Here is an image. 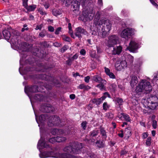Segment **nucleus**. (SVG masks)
Returning a JSON list of instances; mask_svg holds the SVG:
<instances>
[{"label": "nucleus", "mask_w": 158, "mask_h": 158, "mask_svg": "<svg viewBox=\"0 0 158 158\" xmlns=\"http://www.w3.org/2000/svg\"><path fill=\"white\" fill-rule=\"evenodd\" d=\"M75 35L81 40L82 37V35H87L88 32L87 31L81 27H78L76 28Z\"/></svg>", "instance_id": "nucleus-7"}, {"label": "nucleus", "mask_w": 158, "mask_h": 158, "mask_svg": "<svg viewBox=\"0 0 158 158\" xmlns=\"http://www.w3.org/2000/svg\"><path fill=\"white\" fill-rule=\"evenodd\" d=\"M48 29L49 31L52 32L54 31V27L51 26L48 27Z\"/></svg>", "instance_id": "nucleus-62"}, {"label": "nucleus", "mask_w": 158, "mask_h": 158, "mask_svg": "<svg viewBox=\"0 0 158 158\" xmlns=\"http://www.w3.org/2000/svg\"><path fill=\"white\" fill-rule=\"evenodd\" d=\"M69 47L68 45H64V46L60 49V51L61 53H64L69 48Z\"/></svg>", "instance_id": "nucleus-39"}, {"label": "nucleus", "mask_w": 158, "mask_h": 158, "mask_svg": "<svg viewBox=\"0 0 158 158\" xmlns=\"http://www.w3.org/2000/svg\"><path fill=\"white\" fill-rule=\"evenodd\" d=\"M151 90L150 82L145 80H141L135 90V97L139 98L143 93H147Z\"/></svg>", "instance_id": "nucleus-1"}, {"label": "nucleus", "mask_w": 158, "mask_h": 158, "mask_svg": "<svg viewBox=\"0 0 158 158\" xmlns=\"http://www.w3.org/2000/svg\"><path fill=\"white\" fill-rule=\"evenodd\" d=\"M78 54L76 53L73 55V57L70 58L73 61L74 60H76L78 58Z\"/></svg>", "instance_id": "nucleus-57"}, {"label": "nucleus", "mask_w": 158, "mask_h": 158, "mask_svg": "<svg viewBox=\"0 0 158 158\" xmlns=\"http://www.w3.org/2000/svg\"><path fill=\"white\" fill-rule=\"evenodd\" d=\"M52 13L53 15L57 16L60 15L61 14V11L59 9H54L52 10Z\"/></svg>", "instance_id": "nucleus-23"}, {"label": "nucleus", "mask_w": 158, "mask_h": 158, "mask_svg": "<svg viewBox=\"0 0 158 158\" xmlns=\"http://www.w3.org/2000/svg\"><path fill=\"white\" fill-rule=\"evenodd\" d=\"M52 152H45L40 154V156L41 158H46L48 157H58L56 155L54 156L52 155Z\"/></svg>", "instance_id": "nucleus-15"}, {"label": "nucleus", "mask_w": 158, "mask_h": 158, "mask_svg": "<svg viewBox=\"0 0 158 158\" xmlns=\"http://www.w3.org/2000/svg\"><path fill=\"white\" fill-rule=\"evenodd\" d=\"M82 15L84 16L85 18L86 19L88 17L89 19L90 20L93 19V17L94 16V15L93 14H92V15H90L89 16V14H88L87 12V13L86 14V13H85L84 12V11H83L82 12Z\"/></svg>", "instance_id": "nucleus-29"}, {"label": "nucleus", "mask_w": 158, "mask_h": 158, "mask_svg": "<svg viewBox=\"0 0 158 158\" xmlns=\"http://www.w3.org/2000/svg\"><path fill=\"white\" fill-rule=\"evenodd\" d=\"M118 40V37L115 35H112L108 38L107 46L108 47H113L117 44Z\"/></svg>", "instance_id": "nucleus-5"}, {"label": "nucleus", "mask_w": 158, "mask_h": 158, "mask_svg": "<svg viewBox=\"0 0 158 158\" xmlns=\"http://www.w3.org/2000/svg\"><path fill=\"white\" fill-rule=\"evenodd\" d=\"M62 131V130L61 129L58 130V129H53L51 132L53 135H55L56 134H58L60 132Z\"/></svg>", "instance_id": "nucleus-36"}, {"label": "nucleus", "mask_w": 158, "mask_h": 158, "mask_svg": "<svg viewBox=\"0 0 158 158\" xmlns=\"http://www.w3.org/2000/svg\"><path fill=\"white\" fill-rule=\"evenodd\" d=\"M105 72L106 74L108 75L110 78L113 79L115 78V76L112 73L110 72V70H105Z\"/></svg>", "instance_id": "nucleus-24"}, {"label": "nucleus", "mask_w": 158, "mask_h": 158, "mask_svg": "<svg viewBox=\"0 0 158 158\" xmlns=\"http://www.w3.org/2000/svg\"><path fill=\"white\" fill-rule=\"evenodd\" d=\"M139 44L133 41H131L127 49L131 52H134L139 48Z\"/></svg>", "instance_id": "nucleus-9"}, {"label": "nucleus", "mask_w": 158, "mask_h": 158, "mask_svg": "<svg viewBox=\"0 0 158 158\" xmlns=\"http://www.w3.org/2000/svg\"><path fill=\"white\" fill-rule=\"evenodd\" d=\"M53 46L56 47H61L62 46V44L60 43L57 42H55L53 43Z\"/></svg>", "instance_id": "nucleus-45"}, {"label": "nucleus", "mask_w": 158, "mask_h": 158, "mask_svg": "<svg viewBox=\"0 0 158 158\" xmlns=\"http://www.w3.org/2000/svg\"><path fill=\"white\" fill-rule=\"evenodd\" d=\"M99 26L101 27L102 31V36L103 38H105L108 34V32L111 30V24L110 21L108 20L99 21V24L98 25V27Z\"/></svg>", "instance_id": "nucleus-3"}, {"label": "nucleus", "mask_w": 158, "mask_h": 158, "mask_svg": "<svg viewBox=\"0 0 158 158\" xmlns=\"http://www.w3.org/2000/svg\"><path fill=\"white\" fill-rule=\"evenodd\" d=\"M87 123L86 121L83 122L81 124V127L84 130H85L86 127V125Z\"/></svg>", "instance_id": "nucleus-49"}, {"label": "nucleus", "mask_w": 158, "mask_h": 158, "mask_svg": "<svg viewBox=\"0 0 158 158\" xmlns=\"http://www.w3.org/2000/svg\"><path fill=\"white\" fill-rule=\"evenodd\" d=\"M118 62L117 61L115 64L116 69H124L127 67V63L125 60L121 61L120 63Z\"/></svg>", "instance_id": "nucleus-12"}, {"label": "nucleus", "mask_w": 158, "mask_h": 158, "mask_svg": "<svg viewBox=\"0 0 158 158\" xmlns=\"http://www.w3.org/2000/svg\"><path fill=\"white\" fill-rule=\"evenodd\" d=\"M43 95L41 94H37L35 95L34 99L36 100L40 101L43 99Z\"/></svg>", "instance_id": "nucleus-31"}, {"label": "nucleus", "mask_w": 158, "mask_h": 158, "mask_svg": "<svg viewBox=\"0 0 158 158\" xmlns=\"http://www.w3.org/2000/svg\"><path fill=\"white\" fill-rule=\"evenodd\" d=\"M138 81L137 77L135 76H132L131 77L130 81V85L133 88L138 83Z\"/></svg>", "instance_id": "nucleus-19"}, {"label": "nucleus", "mask_w": 158, "mask_h": 158, "mask_svg": "<svg viewBox=\"0 0 158 158\" xmlns=\"http://www.w3.org/2000/svg\"><path fill=\"white\" fill-rule=\"evenodd\" d=\"M69 33L71 37L73 39L75 38V36L73 34V32L72 29L69 30Z\"/></svg>", "instance_id": "nucleus-52"}, {"label": "nucleus", "mask_w": 158, "mask_h": 158, "mask_svg": "<svg viewBox=\"0 0 158 158\" xmlns=\"http://www.w3.org/2000/svg\"><path fill=\"white\" fill-rule=\"evenodd\" d=\"M151 137H148L147 139L146 142V144L148 146H149L151 144Z\"/></svg>", "instance_id": "nucleus-47"}, {"label": "nucleus", "mask_w": 158, "mask_h": 158, "mask_svg": "<svg viewBox=\"0 0 158 158\" xmlns=\"http://www.w3.org/2000/svg\"><path fill=\"white\" fill-rule=\"evenodd\" d=\"M33 54L41 59L44 57V53H42L40 51L39 49L38 48H36L34 50Z\"/></svg>", "instance_id": "nucleus-17"}, {"label": "nucleus", "mask_w": 158, "mask_h": 158, "mask_svg": "<svg viewBox=\"0 0 158 158\" xmlns=\"http://www.w3.org/2000/svg\"><path fill=\"white\" fill-rule=\"evenodd\" d=\"M62 28L61 27H58L56 30L55 33L56 35H58L59 34L60 31H61Z\"/></svg>", "instance_id": "nucleus-53"}, {"label": "nucleus", "mask_w": 158, "mask_h": 158, "mask_svg": "<svg viewBox=\"0 0 158 158\" xmlns=\"http://www.w3.org/2000/svg\"><path fill=\"white\" fill-rule=\"evenodd\" d=\"M151 3L157 8H158V5L153 0H149Z\"/></svg>", "instance_id": "nucleus-56"}, {"label": "nucleus", "mask_w": 158, "mask_h": 158, "mask_svg": "<svg viewBox=\"0 0 158 158\" xmlns=\"http://www.w3.org/2000/svg\"><path fill=\"white\" fill-rule=\"evenodd\" d=\"M88 158H98L96 155L94 154H91L89 156L87 157Z\"/></svg>", "instance_id": "nucleus-64"}, {"label": "nucleus", "mask_w": 158, "mask_h": 158, "mask_svg": "<svg viewBox=\"0 0 158 158\" xmlns=\"http://www.w3.org/2000/svg\"><path fill=\"white\" fill-rule=\"evenodd\" d=\"M86 52L85 50L84 49H81L80 51V53L83 56L85 54Z\"/></svg>", "instance_id": "nucleus-63"}, {"label": "nucleus", "mask_w": 158, "mask_h": 158, "mask_svg": "<svg viewBox=\"0 0 158 158\" xmlns=\"http://www.w3.org/2000/svg\"><path fill=\"white\" fill-rule=\"evenodd\" d=\"M73 60L71 58H69L66 61V64L68 65H71Z\"/></svg>", "instance_id": "nucleus-55"}, {"label": "nucleus", "mask_w": 158, "mask_h": 158, "mask_svg": "<svg viewBox=\"0 0 158 158\" xmlns=\"http://www.w3.org/2000/svg\"><path fill=\"white\" fill-rule=\"evenodd\" d=\"M133 35L132 30L128 28L124 29L121 34L122 37L125 39L128 38L129 36H131Z\"/></svg>", "instance_id": "nucleus-11"}, {"label": "nucleus", "mask_w": 158, "mask_h": 158, "mask_svg": "<svg viewBox=\"0 0 158 158\" xmlns=\"http://www.w3.org/2000/svg\"><path fill=\"white\" fill-rule=\"evenodd\" d=\"M25 92L28 95L29 92L34 93L37 92H41L42 90L36 85L25 87L24 89Z\"/></svg>", "instance_id": "nucleus-10"}, {"label": "nucleus", "mask_w": 158, "mask_h": 158, "mask_svg": "<svg viewBox=\"0 0 158 158\" xmlns=\"http://www.w3.org/2000/svg\"><path fill=\"white\" fill-rule=\"evenodd\" d=\"M2 33L5 39L6 40H9L10 39L11 35L10 31L8 30L5 29L2 32Z\"/></svg>", "instance_id": "nucleus-18"}, {"label": "nucleus", "mask_w": 158, "mask_h": 158, "mask_svg": "<svg viewBox=\"0 0 158 158\" xmlns=\"http://www.w3.org/2000/svg\"><path fill=\"white\" fill-rule=\"evenodd\" d=\"M122 50V47L121 46L117 47L116 48H114L112 54L114 55H119L121 53Z\"/></svg>", "instance_id": "nucleus-20"}, {"label": "nucleus", "mask_w": 158, "mask_h": 158, "mask_svg": "<svg viewBox=\"0 0 158 158\" xmlns=\"http://www.w3.org/2000/svg\"><path fill=\"white\" fill-rule=\"evenodd\" d=\"M49 141L50 143H53L56 142L55 137H54L50 139L49 140Z\"/></svg>", "instance_id": "nucleus-61"}, {"label": "nucleus", "mask_w": 158, "mask_h": 158, "mask_svg": "<svg viewBox=\"0 0 158 158\" xmlns=\"http://www.w3.org/2000/svg\"><path fill=\"white\" fill-rule=\"evenodd\" d=\"M100 18L99 12L98 11L95 16V18L94 19V23L96 26L99 24V21Z\"/></svg>", "instance_id": "nucleus-21"}, {"label": "nucleus", "mask_w": 158, "mask_h": 158, "mask_svg": "<svg viewBox=\"0 0 158 158\" xmlns=\"http://www.w3.org/2000/svg\"><path fill=\"white\" fill-rule=\"evenodd\" d=\"M28 0H22L23 6L25 8L28 6Z\"/></svg>", "instance_id": "nucleus-44"}, {"label": "nucleus", "mask_w": 158, "mask_h": 158, "mask_svg": "<svg viewBox=\"0 0 158 158\" xmlns=\"http://www.w3.org/2000/svg\"><path fill=\"white\" fill-rule=\"evenodd\" d=\"M103 108L105 110H106L110 107V105L106 102H105L103 104Z\"/></svg>", "instance_id": "nucleus-42"}, {"label": "nucleus", "mask_w": 158, "mask_h": 158, "mask_svg": "<svg viewBox=\"0 0 158 158\" xmlns=\"http://www.w3.org/2000/svg\"><path fill=\"white\" fill-rule=\"evenodd\" d=\"M25 62L27 64H28L32 66L35 64L40 67H42L43 66L41 63L36 61L35 58L32 56H29L28 57V58L26 60Z\"/></svg>", "instance_id": "nucleus-6"}, {"label": "nucleus", "mask_w": 158, "mask_h": 158, "mask_svg": "<svg viewBox=\"0 0 158 158\" xmlns=\"http://www.w3.org/2000/svg\"><path fill=\"white\" fill-rule=\"evenodd\" d=\"M54 65L53 64H48V65L47 66V68H45L44 69H49L53 68L54 67Z\"/></svg>", "instance_id": "nucleus-50"}, {"label": "nucleus", "mask_w": 158, "mask_h": 158, "mask_svg": "<svg viewBox=\"0 0 158 158\" xmlns=\"http://www.w3.org/2000/svg\"><path fill=\"white\" fill-rule=\"evenodd\" d=\"M157 121L155 120L152 121V126L154 129H155L157 127Z\"/></svg>", "instance_id": "nucleus-54"}, {"label": "nucleus", "mask_w": 158, "mask_h": 158, "mask_svg": "<svg viewBox=\"0 0 158 158\" xmlns=\"http://www.w3.org/2000/svg\"><path fill=\"white\" fill-rule=\"evenodd\" d=\"M40 110L44 112L48 113L53 110V107L49 105H43L41 106Z\"/></svg>", "instance_id": "nucleus-13"}, {"label": "nucleus", "mask_w": 158, "mask_h": 158, "mask_svg": "<svg viewBox=\"0 0 158 158\" xmlns=\"http://www.w3.org/2000/svg\"><path fill=\"white\" fill-rule=\"evenodd\" d=\"M60 120L59 117L56 116H51L49 117L48 125L50 127L54 125H59Z\"/></svg>", "instance_id": "nucleus-8"}, {"label": "nucleus", "mask_w": 158, "mask_h": 158, "mask_svg": "<svg viewBox=\"0 0 158 158\" xmlns=\"http://www.w3.org/2000/svg\"><path fill=\"white\" fill-rule=\"evenodd\" d=\"M115 101L117 102L116 104H118V105L119 106L122 105L123 103V100L122 98H117L115 99Z\"/></svg>", "instance_id": "nucleus-37"}, {"label": "nucleus", "mask_w": 158, "mask_h": 158, "mask_svg": "<svg viewBox=\"0 0 158 158\" xmlns=\"http://www.w3.org/2000/svg\"><path fill=\"white\" fill-rule=\"evenodd\" d=\"M38 11L40 13V14L41 15H47V13L45 11H44L42 7H40Z\"/></svg>", "instance_id": "nucleus-43"}, {"label": "nucleus", "mask_w": 158, "mask_h": 158, "mask_svg": "<svg viewBox=\"0 0 158 158\" xmlns=\"http://www.w3.org/2000/svg\"><path fill=\"white\" fill-rule=\"evenodd\" d=\"M62 38L63 40L65 41L70 42L71 41L70 38L68 36H66L65 35H63L62 36Z\"/></svg>", "instance_id": "nucleus-41"}, {"label": "nucleus", "mask_w": 158, "mask_h": 158, "mask_svg": "<svg viewBox=\"0 0 158 158\" xmlns=\"http://www.w3.org/2000/svg\"><path fill=\"white\" fill-rule=\"evenodd\" d=\"M40 45L41 47L44 48H48L49 46L48 42L46 41L40 42Z\"/></svg>", "instance_id": "nucleus-32"}, {"label": "nucleus", "mask_w": 158, "mask_h": 158, "mask_svg": "<svg viewBox=\"0 0 158 158\" xmlns=\"http://www.w3.org/2000/svg\"><path fill=\"white\" fill-rule=\"evenodd\" d=\"M143 102L145 107L147 106L150 109L153 110L158 106V98L155 95L151 96L147 99H144Z\"/></svg>", "instance_id": "nucleus-2"}, {"label": "nucleus", "mask_w": 158, "mask_h": 158, "mask_svg": "<svg viewBox=\"0 0 158 158\" xmlns=\"http://www.w3.org/2000/svg\"><path fill=\"white\" fill-rule=\"evenodd\" d=\"M96 64L95 63L93 62L91 64L90 68L92 69H95L96 68Z\"/></svg>", "instance_id": "nucleus-59"}, {"label": "nucleus", "mask_w": 158, "mask_h": 158, "mask_svg": "<svg viewBox=\"0 0 158 158\" xmlns=\"http://www.w3.org/2000/svg\"><path fill=\"white\" fill-rule=\"evenodd\" d=\"M12 34L13 35V37L15 36L16 38L19 35V33L17 30H14L12 31Z\"/></svg>", "instance_id": "nucleus-40"}, {"label": "nucleus", "mask_w": 158, "mask_h": 158, "mask_svg": "<svg viewBox=\"0 0 158 158\" xmlns=\"http://www.w3.org/2000/svg\"><path fill=\"white\" fill-rule=\"evenodd\" d=\"M92 103H95L97 105H99L102 103V100L99 98H94L91 100Z\"/></svg>", "instance_id": "nucleus-28"}, {"label": "nucleus", "mask_w": 158, "mask_h": 158, "mask_svg": "<svg viewBox=\"0 0 158 158\" xmlns=\"http://www.w3.org/2000/svg\"><path fill=\"white\" fill-rule=\"evenodd\" d=\"M122 115H123V117L124 118L125 120L127 122H130L131 120L129 116L126 114H125L124 113H121Z\"/></svg>", "instance_id": "nucleus-35"}, {"label": "nucleus", "mask_w": 158, "mask_h": 158, "mask_svg": "<svg viewBox=\"0 0 158 158\" xmlns=\"http://www.w3.org/2000/svg\"><path fill=\"white\" fill-rule=\"evenodd\" d=\"M124 134L125 135H127L128 137H129L131 135V132L128 129H125Z\"/></svg>", "instance_id": "nucleus-46"}, {"label": "nucleus", "mask_w": 158, "mask_h": 158, "mask_svg": "<svg viewBox=\"0 0 158 158\" xmlns=\"http://www.w3.org/2000/svg\"><path fill=\"white\" fill-rule=\"evenodd\" d=\"M49 80L50 81H51V84L52 85H58L59 83V81L53 77H50Z\"/></svg>", "instance_id": "nucleus-25"}, {"label": "nucleus", "mask_w": 158, "mask_h": 158, "mask_svg": "<svg viewBox=\"0 0 158 158\" xmlns=\"http://www.w3.org/2000/svg\"><path fill=\"white\" fill-rule=\"evenodd\" d=\"M55 138L56 142L59 143L64 141L66 139L65 138L62 137L57 136Z\"/></svg>", "instance_id": "nucleus-33"}, {"label": "nucleus", "mask_w": 158, "mask_h": 158, "mask_svg": "<svg viewBox=\"0 0 158 158\" xmlns=\"http://www.w3.org/2000/svg\"><path fill=\"white\" fill-rule=\"evenodd\" d=\"M36 5L33 4L31 5L28 6L25 9L28 12L33 11L35 10L36 8Z\"/></svg>", "instance_id": "nucleus-22"}, {"label": "nucleus", "mask_w": 158, "mask_h": 158, "mask_svg": "<svg viewBox=\"0 0 158 158\" xmlns=\"http://www.w3.org/2000/svg\"><path fill=\"white\" fill-rule=\"evenodd\" d=\"M100 131L103 138L105 139L107 137V135L105 130L103 128L101 127L100 128Z\"/></svg>", "instance_id": "nucleus-30"}, {"label": "nucleus", "mask_w": 158, "mask_h": 158, "mask_svg": "<svg viewBox=\"0 0 158 158\" xmlns=\"http://www.w3.org/2000/svg\"><path fill=\"white\" fill-rule=\"evenodd\" d=\"M47 118H48V116L44 114L41 115L39 117V121L41 123L43 122Z\"/></svg>", "instance_id": "nucleus-27"}, {"label": "nucleus", "mask_w": 158, "mask_h": 158, "mask_svg": "<svg viewBox=\"0 0 158 158\" xmlns=\"http://www.w3.org/2000/svg\"><path fill=\"white\" fill-rule=\"evenodd\" d=\"M64 158H77L75 156H69V154H68L66 156H64V155L63 154L62 156Z\"/></svg>", "instance_id": "nucleus-60"}, {"label": "nucleus", "mask_w": 158, "mask_h": 158, "mask_svg": "<svg viewBox=\"0 0 158 158\" xmlns=\"http://www.w3.org/2000/svg\"><path fill=\"white\" fill-rule=\"evenodd\" d=\"M27 70H19L20 73L22 75H25L26 74Z\"/></svg>", "instance_id": "nucleus-58"}, {"label": "nucleus", "mask_w": 158, "mask_h": 158, "mask_svg": "<svg viewBox=\"0 0 158 158\" xmlns=\"http://www.w3.org/2000/svg\"><path fill=\"white\" fill-rule=\"evenodd\" d=\"M81 143L76 144L74 143L72 146H68L66 147L64 149V151L68 154L69 153H79L78 151L82 147Z\"/></svg>", "instance_id": "nucleus-4"}, {"label": "nucleus", "mask_w": 158, "mask_h": 158, "mask_svg": "<svg viewBox=\"0 0 158 158\" xmlns=\"http://www.w3.org/2000/svg\"><path fill=\"white\" fill-rule=\"evenodd\" d=\"M71 6L74 8L73 11L78 10L79 9L80 5L81 4L77 2V0H73L71 2Z\"/></svg>", "instance_id": "nucleus-16"}, {"label": "nucleus", "mask_w": 158, "mask_h": 158, "mask_svg": "<svg viewBox=\"0 0 158 158\" xmlns=\"http://www.w3.org/2000/svg\"><path fill=\"white\" fill-rule=\"evenodd\" d=\"M38 148L39 149L43 148H48L49 147V145L45 142L44 140L42 137L39 140L38 143Z\"/></svg>", "instance_id": "nucleus-14"}, {"label": "nucleus", "mask_w": 158, "mask_h": 158, "mask_svg": "<svg viewBox=\"0 0 158 158\" xmlns=\"http://www.w3.org/2000/svg\"><path fill=\"white\" fill-rule=\"evenodd\" d=\"M77 2H79L81 4L82 7H84L85 5V2L86 0H77Z\"/></svg>", "instance_id": "nucleus-48"}, {"label": "nucleus", "mask_w": 158, "mask_h": 158, "mask_svg": "<svg viewBox=\"0 0 158 158\" xmlns=\"http://www.w3.org/2000/svg\"><path fill=\"white\" fill-rule=\"evenodd\" d=\"M96 144L98 147L99 148H102L104 147V144L102 141L100 140H98L96 142Z\"/></svg>", "instance_id": "nucleus-38"}, {"label": "nucleus", "mask_w": 158, "mask_h": 158, "mask_svg": "<svg viewBox=\"0 0 158 158\" xmlns=\"http://www.w3.org/2000/svg\"><path fill=\"white\" fill-rule=\"evenodd\" d=\"M97 87H98L101 90H102L105 88L104 85L102 83H100L97 85Z\"/></svg>", "instance_id": "nucleus-51"}, {"label": "nucleus", "mask_w": 158, "mask_h": 158, "mask_svg": "<svg viewBox=\"0 0 158 158\" xmlns=\"http://www.w3.org/2000/svg\"><path fill=\"white\" fill-rule=\"evenodd\" d=\"M98 133L99 132L98 130H93L90 133V135L91 137H93L97 136Z\"/></svg>", "instance_id": "nucleus-34"}, {"label": "nucleus", "mask_w": 158, "mask_h": 158, "mask_svg": "<svg viewBox=\"0 0 158 158\" xmlns=\"http://www.w3.org/2000/svg\"><path fill=\"white\" fill-rule=\"evenodd\" d=\"M92 80L96 82L99 83L102 81V78L98 75H95L93 77Z\"/></svg>", "instance_id": "nucleus-26"}]
</instances>
